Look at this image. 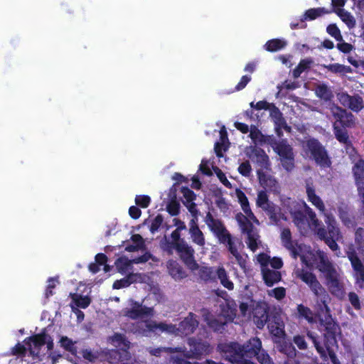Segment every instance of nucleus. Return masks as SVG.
I'll return each instance as SVG.
<instances>
[{
    "mask_svg": "<svg viewBox=\"0 0 364 364\" xmlns=\"http://www.w3.org/2000/svg\"><path fill=\"white\" fill-rule=\"evenodd\" d=\"M318 262L317 263V269L322 273L325 272L328 269L333 267L332 263L329 261L326 254L321 250L316 252Z\"/></svg>",
    "mask_w": 364,
    "mask_h": 364,
    "instance_id": "29",
    "label": "nucleus"
},
{
    "mask_svg": "<svg viewBox=\"0 0 364 364\" xmlns=\"http://www.w3.org/2000/svg\"><path fill=\"white\" fill-rule=\"evenodd\" d=\"M115 266L117 271L124 274L127 273L131 267V261L127 257H121L115 261Z\"/></svg>",
    "mask_w": 364,
    "mask_h": 364,
    "instance_id": "44",
    "label": "nucleus"
},
{
    "mask_svg": "<svg viewBox=\"0 0 364 364\" xmlns=\"http://www.w3.org/2000/svg\"><path fill=\"white\" fill-rule=\"evenodd\" d=\"M247 245L248 248L251 251L255 252L258 248V245H257V242L258 235L255 232V231L252 232L251 233L247 234Z\"/></svg>",
    "mask_w": 364,
    "mask_h": 364,
    "instance_id": "53",
    "label": "nucleus"
},
{
    "mask_svg": "<svg viewBox=\"0 0 364 364\" xmlns=\"http://www.w3.org/2000/svg\"><path fill=\"white\" fill-rule=\"evenodd\" d=\"M237 264L239 265L240 269L246 273L248 271L247 259L248 256L247 254H241L240 252L232 255Z\"/></svg>",
    "mask_w": 364,
    "mask_h": 364,
    "instance_id": "46",
    "label": "nucleus"
},
{
    "mask_svg": "<svg viewBox=\"0 0 364 364\" xmlns=\"http://www.w3.org/2000/svg\"><path fill=\"white\" fill-rule=\"evenodd\" d=\"M348 300L355 310L358 311L361 309V303L356 293L353 291L349 292Z\"/></svg>",
    "mask_w": 364,
    "mask_h": 364,
    "instance_id": "60",
    "label": "nucleus"
},
{
    "mask_svg": "<svg viewBox=\"0 0 364 364\" xmlns=\"http://www.w3.org/2000/svg\"><path fill=\"white\" fill-rule=\"evenodd\" d=\"M221 244L228 245L230 242L233 240V237L231 235L227 228H224L223 230L219 232L215 235Z\"/></svg>",
    "mask_w": 364,
    "mask_h": 364,
    "instance_id": "48",
    "label": "nucleus"
},
{
    "mask_svg": "<svg viewBox=\"0 0 364 364\" xmlns=\"http://www.w3.org/2000/svg\"><path fill=\"white\" fill-rule=\"evenodd\" d=\"M196 317V314L190 312L188 316L179 323L178 327L176 328L178 333L181 336H188L193 333L198 326ZM146 328L151 332H154L156 330H159L161 332H174L176 330V326L174 325L164 323H157L154 321L146 322Z\"/></svg>",
    "mask_w": 364,
    "mask_h": 364,
    "instance_id": "5",
    "label": "nucleus"
},
{
    "mask_svg": "<svg viewBox=\"0 0 364 364\" xmlns=\"http://www.w3.org/2000/svg\"><path fill=\"white\" fill-rule=\"evenodd\" d=\"M250 218L243 215L242 213H238L235 215L237 220L242 233L248 234L254 232V225L250 221Z\"/></svg>",
    "mask_w": 364,
    "mask_h": 364,
    "instance_id": "27",
    "label": "nucleus"
},
{
    "mask_svg": "<svg viewBox=\"0 0 364 364\" xmlns=\"http://www.w3.org/2000/svg\"><path fill=\"white\" fill-rule=\"evenodd\" d=\"M262 279L264 284L270 287L274 286L282 280V274L280 272L274 269H270L268 267H263L261 269Z\"/></svg>",
    "mask_w": 364,
    "mask_h": 364,
    "instance_id": "20",
    "label": "nucleus"
},
{
    "mask_svg": "<svg viewBox=\"0 0 364 364\" xmlns=\"http://www.w3.org/2000/svg\"><path fill=\"white\" fill-rule=\"evenodd\" d=\"M281 240L283 246L288 250L293 258L296 259L299 256L300 247L296 241H294L289 228H283L281 232Z\"/></svg>",
    "mask_w": 364,
    "mask_h": 364,
    "instance_id": "14",
    "label": "nucleus"
},
{
    "mask_svg": "<svg viewBox=\"0 0 364 364\" xmlns=\"http://www.w3.org/2000/svg\"><path fill=\"white\" fill-rule=\"evenodd\" d=\"M306 147L317 165L324 168L331 166V161L326 149L318 139L315 138L308 139Z\"/></svg>",
    "mask_w": 364,
    "mask_h": 364,
    "instance_id": "6",
    "label": "nucleus"
},
{
    "mask_svg": "<svg viewBox=\"0 0 364 364\" xmlns=\"http://www.w3.org/2000/svg\"><path fill=\"white\" fill-rule=\"evenodd\" d=\"M306 336L312 341L317 353L323 360L327 361L330 358L333 364H341L333 349V346H323L319 336L314 331H308Z\"/></svg>",
    "mask_w": 364,
    "mask_h": 364,
    "instance_id": "9",
    "label": "nucleus"
},
{
    "mask_svg": "<svg viewBox=\"0 0 364 364\" xmlns=\"http://www.w3.org/2000/svg\"><path fill=\"white\" fill-rule=\"evenodd\" d=\"M313 63L314 60L311 58L301 59L297 66L292 71L293 77L294 78L299 77L303 72L310 69Z\"/></svg>",
    "mask_w": 364,
    "mask_h": 364,
    "instance_id": "32",
    "label": "nucleus"
},
{
    "mask_svg": "<svg viewBox=\"0 0 364 364\" xmlns=\"http://www.w3.org/2000/svg\"><path fill=\"white\" fill-rule=\"evenodd\" d=\"M249 136L254 141H258L259 142H261V139L264 137V134L257 127L251 126Z\"/></svg>",
    "mask_w": 364,
    "mask_h": 364,
    "instance_id": "59",
    "label": "nucleus"
},
{
    "mask_svg": "<svg viewBox=\"0 0 364 364\" xmlns=\"http://www.w3.org/2000/svg\"><path fill=\"white\" fill-rule=\"evenodd\" d=\"M167 269L170 275L175 279H181L186 277L183 267L175 260L168 261Z\"/></svg>",
    "mask_w": 364,
    "mask_h": 364,
    "instance_id": "23",
    "label": "nucleus"
},
{
    "mask_svg": "<svg viewBox=\"0 0 364 364\" xmlns=\"http://www.w3.org/2000/svg\"><path fill=\"white\" fill-rule=\"evenodd\" d=\"M348 108L354 112H359L364 108V101L362 97L358 94L353 95Z\"/></svg>",
    "mask_w": 364,
    "mask_h": 364,
    "instance_id": "38",
    "label": "nucleus"
},
{
    "mask_svg": "<svg viewBox=\"0 0 364 364\" xmlns=\"http://www.w3.org/2000/svg\"><path fill=\"white\" fill-rule=\"evenodd\" d=\"M213 170L216 174L220 181L228 188H232L231 183L228 180L225 174L223 171L218 166H213Z\"/></svg>",
    "mask_w": 364,
    "mask_h": 364,
    "instance_id": "51",
    "label": "nucleus"
},
{
    "mask_svg": "<svg viewBox=\"0 0 364 364\" xmlns=\"http://www.w3.org/2000/svg\"><path fill=\"white\" fill-rule=\"evenodd\" d=\"M286 45L287 43L285 41L279 38H274L267 41L264 44V48L266 50L273 53L282 50L286 46Z\"/></svg>",
    "mask_w": 364,
    "mask_h": 364,
    "instance_id": "37",
    "label": "nucleus"
},
{
    "mask_svg": "<svg viewBox=\"0 0 364 364\" xmlns=\"http://www.w3.org/2000/svg\"><path fill=\"white\" fill-rule=\"evenodd\" d=\"M294 343L298 347L300 350H306L307 349V343L305 341V338L304 336L296 335L293 338Z\"/></svg>",
    "mask_w": 364,
    "mask_h": 364,
    "instance_id": "63",
    "label": "nucleus"
},
{
    "mask_svg": "<svg viewBox=\"0 0 364 364\" xmlns=\"http://www.w3.org/2000/svg\"><path fill=\"white\" fill-rule=\"evenodd\" d=\"M181 193H183V196L184 198V200H183V204L193 202L196 198V195L188 187H182L181 190Z\"/></svg>",
    "mask_w": 364,
    "mask_h": 364,
    "instance_id": "50",
    "label": "nucleus"
},
{
    "mask_svg": "<svg viewBox=\"0 0 364 364\" xmlns=\"http://www.w3.org/2000/svg\"><path fill=\"white\" fill-rule=\"evenodd\" d=\"M296 317L299 319H305L311 324L316 322L311 309L302 304H298L296 306Z\"/></svg>",
    "mask_w": 364,
    "mask_h": 364,
    "instance_id": "25",
    "label": "nucleus"
},
{
    "mask_svg": "<svg viewBox=\"0 0 364 364\" xmlns=\"http://www.w3.org/2000/svg\"><path fill=\"white\" fill-rule=\"evenodd\" d=\"M237 245L239 247H243V244L242 241L235 237H233V240L231 242H230L228 245H226L228 250L232 255L239 252Z\"/></svg>",
    "mask_w": 364,
    "mask_h": 364,
    "instance_id": "55",
    "label": "nucleus"
},
{
    "mask_svg": "<svg viewBox=\"0 0 364 364\" xmlns=\"http://www.w3.org/2000/svg\"><path fill=\"white\" fill-rule=\"evenodd\" d=\"M325 309L323 315L318 314V330L322 336V341H320L323 346H337V335L341 333V328L338 323L333 318L329 306L326 303L322 304Z\"/></svg>",
    "mask_w": 364,
    "mask_h": 364,
    "instance_id": "3",
    "label": "nucleus"
},
{
    "mask_svg": "<svg viewBox=\"0 0 364 364\" xmlns=\"http://www.w3.org/2000/svg\"><path fill=\"white\" fill-rule=\"evenodd\" d=\"M252 161L259 167V170L270 169V162L268 155L261 148L253 150Z\"/></svg>",
    "mask_w": 364,
    "mask_h": 364,
    "instance_id": "19",
    "label": "nucleus"
},
{
    "mask_svg": "<svg viewBox=\"0 0 364 364\" xmlns=\"http://www.w3.org/2000/svg\"><path fill=\"white\" fill-rule=\"evenodd\" d=\"M72 299L75 306L82 309L87 308L91 303V299L88 296H82L75 294L73 295Z\"/></svg>",
    "mask_w": 364,
    "mask_h": 364,
    "instance_id": "42",
    "label": "nucleus"
},
{
    "mask_svg": "<svg viewBox=\"0 0 364 364\" xmlns=\"http://www.w3.org/2000/svg\"><path fill=\"white\" fill-rule=\"evenodd\" d=\"M323 67L328 71L335 74H340L344 75L347 73H353V69L350 66L342 65L338 63L329 65H324Z\"/></svg>",
    "mask_w": 364,
    "mask_h": 364,
    "instance_id": "34",
    "label": "nucleus"
},
{
    "mask_svg": "<svg viewBox=\"0 0 364 364\" xmlns=\"http://www.w3.org/2000/svg\"><path fill=\"white\" fill-rule=\"evenodd\" d=\"M238 172L242 176L248 177L252 172V167L249 161H245L240 164L237 168Z\"/></svg>",
    "mask_w": 364,
    "mask_h": 364,
    "instance_id": "58",
    "label": "nucleus"
},
{
    "mask_svg": "<svg viewBox=\"0 0 364 364\" xmlns=\"http://www.w3.org/2000/svg\"><path fill=\"white\" fill-rule=\"evenodd\" d=\"M268 328L271 334L277 337H281L284 333L283 325L278 322L269 321Z\"/></svg>",
    "mask_w": 364,
    "mask_h": 364,
    "instance_id": "47",
    "label": "nucleus"
},
{
    "mask_svg": "<svg viewBox=\"0 0 364 364\" xmlns=\"http://www.w3.org/2000/svg\"><path fill=\"white\" fill-rule=\"evenodd\" d=\"M269 217L271 224L279 225L282 220L287 221V218L282 213V208L274 203H271L263 210Z\"/></svg>",
    "mask_w": 364,
    "mask_h": 364,
    "instance_id": "18",
    "label": "nucleus"
},
{
    "mask_svg": "<svg viewBox=\"0 0 364 364\" xmlns=\"http://www.w3.org/2000/svg\"><path fill=\"white\" fill-rule=\"evenodd\" d=\"M329 13L330 11L323 7L309 9L305 11L304 16L300 18V21L304 22L306 20L312 21L323 14Z\"/></svg>",
    "mask_w": 364,
    "mask_h": 364,
    "instance_id": "28",
    "label": "nucleus"
},
{
    "mask_svg": "<svg viewBox=\"0 0 364 364\" xmlns=\"http://www.w3.org/2000/svg\"><path fill=\"white\" fill-rule=\"evenodd\" d=\"M347 257L354 272L355 283L362 287L364 283V264L354 250L347 252Z\"/></svg>",
    "mask_w": 364,
    "mask_h": 364,
    "instance_id": "12",
    "label": "nucleus"
},
{
    "mask_svg": "<svg viewBox=\"0 0 364 364\" xmlns=\"http://www.w3.org/2000/svg\"><path fill=\"white\" fill-rule=\"evenodd\" d=\"M185 351V347H159V348H154L149 350V353L151 355H154L156 357L161 356L162 353H178V352H184Z\"/></svg>",
    "mask_w": 364,
    "mask_h": 364,
    "instance_id": "36",
    "label": "nucleus"
},
{
    "mask_svg": "<svg viewBox=\"0 0 364 364\" xmlns=\"http://www.w3.org/2000/svg\"><path fill=\"white\" fill-rule=\"evenodd\" d=\"M351 151L349 154L350 158L354 165L352 168L355 185L364 183V160L359 158V155L355 148L350 146Z\"/></svg>",
    "mask_w": 364,
    "mask_h": 364,
    "instance_id": "13",
    "label": "nucleus"
},
{
    "mask_svg": "<svg viewBox=\"0 0 364 364\" xmlns=\"http://www.w3.org/2000/svg\"><path fill=\"white\" fill-rule=\"evenodd\" d=\"M167 212L171 216H176L180 213V204L176 200H171L166 206Z\"/></svg>",
    "mask_w": 364,
    "mask_h": 364,
    "instance_id": "56",
    "label": "nucleus"
},
{
    "mask_svg": "<svg viewBox=\"0 0 364 364\" xmlns=\"http://www.w3.org/2000/svg\"><path fill=\"white\" fill-rule=\"evenodd\" d=\"M187 343L190 347V350L181 352L186 358H194L199 360L203 355L209 354L211 351L210 345L205 341L194 337L188 338Z\"/></svg>",
    "mask_w": 364,
    "mask_h": 364,
    "instance_id": "8",
    "label": "nucleus"
},
{
    "mask_svg": "<svg viewBox=\"0 0 364 364\" xmlns=\"http://www.w3.org/2000/svg\"><path fill=\"white\" fill-rule=\"evenodd\" d=\"M257 175L260 185L265 189H272L275 186L277 181L271 176L266 174L262 170H257Z\"/></svg>",
    "mask_w": 364,
    "mask_h": 364,
    "instance_id": "30",
    "label": "nucleus"
},
{
    "mask_svg": "<svg viewBox=\"0 0 364 364\" xmlns=\"http://www.w3.org/2000/svg\"><path fill=\"white\" fill-rule=\"evenodd\" d=\"M353 95H350L346 92H342L337 94V98L339 102L344 107H348Z\"/></svg>",
    "mask_w": 364,
    "mask_h": 364,
    "instance_id": "64",
    "label": "nucleus"
},
{
    "mask_svg": "<svg viewBox=\"0 0 364 364\" xmlns=\"http://www.w3.org/2000/svg\"><path fill=\"white\" fill-rule=\"evenodd\" d=\"M301 204V200L299 202L294 200L288 205L289 212L292 217L293 222L296 226L304 225L306 221L304 210Z\"/></svg>",
    "mask_w": 364,
    "mask_h": 364,
    "instance_id": "17",
    "label": "nucleus"
},
{
    "mask_svg": "<svg viewBox=\"0 0 364 364\" xmlns=\"http://www.w3.org/2000/svg\"><path fill=\"white\" fill-rule=\"evenodd\" d=\"M205 222L210 231L215 235L217 233L225 228L223 222L219 219H215L213 215L208 212L205 218Z\"/></svg>",
    "mask_w": 364,
    "mask_h": 364,
    "instance_id": "24",
    "label": "nucleus"
},
{
    "mask_svg": "<svg viewBox=\"0 0 364 364\" xmlns=\"http://www.w3.org/2000/svg\"><path fill=\"white\" fill-rule=\"evenodd\" d=\"M199 277L204 282L214 281L215 274L213 267H202L199 269Z\"/></svg>",
    "mask_w": 364,
    "mask_h": 364,
    "instance_id": "40",
    "label": "nucleus"
},
{
    "mask_svg": "<svg viewBox=\"0 0 364 364\" xmlns=\"http://www.w3.org/2000/svg\"><path fill=\"white\" fill-rule=\"evenodd\" d=\"M174 249L188 269L192 271L199 269V265L194 257L195 251L191 246H189L184 240H181V243H176Z\"/></svg>",
    "mask_w": 364,
    "mask_h": 364,
    "instance_id": "11",
    "label": "nucleus"
},
{
    "mask_svg": "<svg viewBox=\"0 0 364 364\" xmlns=\"http://www.w3.org/2000/svg\"><path fill=\"white\" fill-rule=\"evenodd\" d=\"M338 212L339 218L346 227L348 228L355 227V218L350 214L347 207H339Z\"/></svg>",
    "mask_w": 364,
    "mask_h": 364,
    "instance_id": "26",
    "label": "nucleus"
},
{
    "mask_svg": "<svg viewBox=\"0 0 364 364\" xmlns=\"http://www.w3.org/2000/svg\"><path fill=\"white\" fill-rule=\"evenodd\" d=\"M189 233L194 243L201 247L205 245V237L200 228H193L192 230H189Z\"/></svg>",
    "mask_w": 364,
    "mask_h": 364,
    "instance_id": "41",
    "label": "nucleus"
},
{
    "mask_svg": "<svg viewBox=\"0 0 364 364\" xmlns=\"http://www.w3.org/2000/svg\"><path fill=\"white\" fill-rule=\"evenodd\" d=\"M60 343L61 347L68 352L73 353L76 350L73 341L67 336L61 337Z\"/></svg>",
    "mask_w": 364,
    "mask_h": 364,
    "instance_id": "54",
    "label": "nucleus"
},
{
    "mask_svg": "<svg viewBox=\"0 0 364 364\" xmlns=\"http://www.w3.org/2000/svg\"><path fill=\"white\" fill-rule=\"evenodd\" d=\"M164 221V217L161 214H158L152 220L150 231L154 233L159 230Z\"/></svg>",
    "mask_w": 364,
    "mask_h": 364,
    "instance_id": "62",
    "label": "nucleus"
},
{
    "mask_svg": "<svg viewBox=\"0 0 364 364\" xmlns=\"http://www.w3.org/2000/svg\"><path fill=\"white\" fill-rule=\"evenodd\" d=\"M355 242L358 250L364 251V228H358L355 232Z\"/></svg>",
    "mask_w": 364,
    "mask_h": 364,
    "instance_id": "49",
    "label": "nucleus"
},
{
    "mask_svg": "<svg viewBox=\"0 0 364 364\" xmlns=\"http://www.w3.org/2000/svg\"><path fill=\"white\" fill-rule=\"evenodd\" d=\"M315 94L318 98L325 102L331 101L333 97L331 89L324 83L319 84L316 86Z\"/></svg>",
    "mask_w": 364,
    "mask_h": 364,
    "instance_id": "31",
    "label": "nucleus"
},
{
    "mask_svg": "<svg viewBox=\"0 0 364 364\" xmlns=\"http://www.w3.org/2000/svg\"><path fill=\"white\" fill-rule=\"evenodd\" d=\"M262 350V341L259 338H251L244 345L232 343L225 350L229 361H240L255 357Z\"/></svg>",
    "mask_w": 364,
    "mask_h": 364,
    "instance_id": "4",
    "label": "nucleus"
},
{
    "mask_svg": "<svg viewBox=\"0 0 364 364\" xmlns=\"http://www.w3.org/2000/svg\"><path fill=\"white\" fill-rule=\"evenodd\" d=\"M151 198L147 195H137L135 197V203L141 208H146L149 206Z\"/></svg>",
    "mask_w": 364,
    "mask_h": 364,
    "instance_id": "52",
    "label": "nucleus"
},
{
    "mask_svg": "<svg viewBox=\"0 0 364 364\" xmlns=\"http://www.w3.org/2000/svg\"><path fill=\"white\" fill-rule=\"evenodd\" d=\"M271 203H274L273 202H270L269 200L268 196L267 194L266 191H260L257 194L256 204L258 207L261 208L262 210H264L266 207H267Z\"/></svg>",
    "mask_w": 364,
    "mask_h": 364,
    "instance_id": "45",
    "label": "nucleus"
},
{
    "mask_svg": "<svg viewBox=\"0 0 364 364\" xmlns=\"http://www.w3.org/2000/svg\"><path fill=\"white\" fill-rule=\"evenodd\" d=\"M333 116L335 119L333 127L336 139L340 143L345 144L347 149L352 146L347 129L355 126V117L351 112L339 106L335 107Z\"/></svg>",
    "mask_w": 364,
    "mask_h": 364,
    "instance_id": "2",
    "label": "nucleus"
},
{
    "mask_svg": "<svg viewBox=\"0 0 364 364\" xmlns=\"http://www.w3.org/2000/svg\"><path fill=\"white\" fill-rule=\"evenodd\" d=\"M216 275L220 280V284L228 290L234 289L233 282L229 279V277L225 269L223 267H219L216 270Z\"/></svg>",
    "mask_w": 364,
    "mask_h": 364,
    "instance_id": "33",
    "label": "nucleus"
},
{
    "mask_svg": "<svg viewBox=\"0 0 364 364\" xmlns=\"http://www.w3.org/2000/svg\"><path fill=\"white\" fill-rule=\"evenodd\" d=\"M48 338L50 339V336L46 333V329H43L40 333H37L27 338V339L31 341L37 348H40L44 346L46 343Z\"/></svg>",
    "mask_w": 364,
    "mask_h": 364,
    "instance_id": "35",
    "label": "nucleus"
},
{
    "mask_svg": "<svg viewBox=\"0 0 364 364\" xmlns=\"http://www.w3.org/2000/svg\"><path fill=\"white\" fill-rule=\"evenodd\" d=\"M255 357L260 364H274L269 354L262 349Z\"/></svg>",
    "mask_w": 364,
    "mask_h": 364,
    "instance_id": "61",
    "label": "nucleus"
},
{
    "mask_svg": "<svg viewBox=\"0 0 364 364\" xmlns=\"http://www.w3.org/2000/svg\"><path fill=\"white\" fill-rule=\"evenodd\" d=\"M274 151L280 156L283 168L291 171L294 168V155L292 147L286 139L279 141Z\"/></svg>",
    "mask_w": 364,
    "mask_h": 364,
    "instance_id": "10",
    "label": "nucleus"
},
{
    "mask_svg": "<svg viewBox=\"0 0 364 364\" xmlns=\"http://www.w3.org/2000/svg\"><path fill=\"white\" fill-rule=\"evenodd\" d=\"M326 280V284L328 286L332 294L336 291L341 290V286L338 280V274L335 267H332L323 273Z\"/></svg>",
    "mask_w": 364,
    "mask_h": 364,
    "instance_id": "22",
    "label": "nucleus"
},
{
    "mask_svg": "<svg viewBox=\"0 0 364 364\" xmlns=\"http://www.w3.org/2000/svg\"><path fill=\"white\" fill-rule=\"evenodd\" d=\"M208 326L215 332H222L227 323V320L222 321L220 318H207Z\"/></svg>",
    "mask_w": 364,
    "mask_h": 364,
    "instance_id": "39",
    "label": "nucleus"
},
{
    "mask_svg": "<svg viewBox=\"0 0 364 364\" xmlns=\"http://www.w3.org/2000/svg\"><path fill=\"white\" fill-rule=\"evenodd\" d=\"M301 205L304 208L306 216L309 217L317 237L321 240H323L332 251H339L340 248L337 241L342 237V235L335 218L331 214L325 215L324 221L327 225V228H326L316 218L315 212L305 201L301 200Z\"/></svg>",
    "mask_w": 364,
    "mask_h": 364,
    "instance_id": "1",
    "label": "nucleus"
},
{
    "mask_svg": "<svg viewBox=\"0 0 364 364\" xmlns=\"http://www.w3.org/2000/svg\"><path fill=\"white\" fill-rule=\"evenodd\" d=\"M327 33L333 37L336 41H340L343 40L340 29L336 24H330L326 28Z\"/></svg>",
    "mask_w": 364,
    "mask_h": 364,
    "instance_id": "57",
    "label": "nucleus"
},
{
    "mask_svg": "<svg viewBox=\"0 0 364 364\" xmlns=\"http://www.w3.org/2000/svg\"><path fill=\"white\" fill-rule=\"evenodd\" d=\"M252 319L259 329L264 328V325L269 321V310L265 304L257 303L252 309Z\"/></svg>",
    "mask_w": 364,
    "mask_h": 364,
    "instance_id": "16",
    "label": "nucleus"
},
{
    "mask_svg": "<svg viewBox=\"0 0 364 364\" xmlns=\"http://www.w3.org/2000/svg\"><path fill=\"white\" fill-rule=\"evenodd\" d=\"M306 193L308 201L315 206L319 211L324 212L326 210L325 205L321 198L316 195V190L311 184H306Z\"/></svg>",
    "mask_w": 364,
    "mask_h": 364,
    "instance_id": "21",
    "label": "nucleus"
},
{
    "mask_svg": "<svg viewBox=\"0 0 364 364\" xmlns=\"http://www.w3.org/2000/svg\"><path fill=\"white\" fill-rule=\"evenodd\" d=\"M297 277L309 286L314 294L322 304L327 301V299H328V294L326 289L320 284L316 278V276L314 273L304 269H301L299 272H298Z\"/></svg>",
    "mask_w": 364,
    "mask_h": 364,
    "instance_id": "7",
    "label": "nucleus"
},
{
    "mask_svg": "<svg viewBox=\"0 0 364 364\" xmlns=\"http://www.w3.org/2000/svg\"><path fill=\"white\" fill-rule=\"evenodd\" d=\"M337 14L348 28H353L355 26V20L350 12L346 11L343 9H341Z\"/></svg>",
    "mask_w": 364,
    "mask_h": 364,
    "instance_id": "43",
    "label": "nucleus"
},
{
    "mask_svg": "<svg viewBox=\"0 0 364 364\" xmlns=\"http://www.w3.org/2000/svg\"><path fill=\"white\" fill-rule=\"evenodd\" d=\"M152 309L151 308L143 306L141 303L132 300V308L123 309V315L127 318L135 320L149 315Z\"/></svg>",
    "mask_w": 364,
    "mask_h": 364,
    "instance_id": "15",
    "label": "nucleus"
}]
</instances>
